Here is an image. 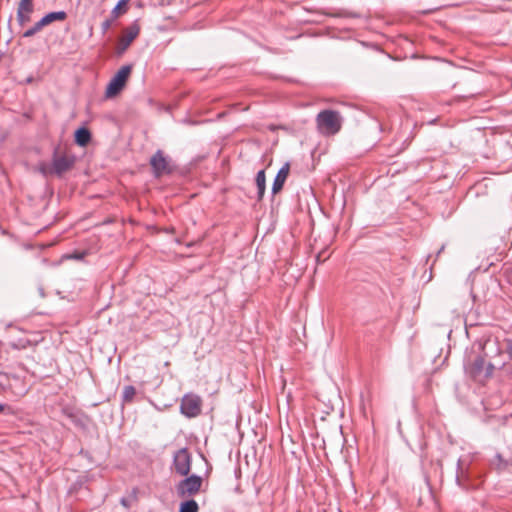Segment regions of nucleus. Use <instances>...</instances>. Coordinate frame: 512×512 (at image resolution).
I'll list each match as a JSON object with an SVG mask.
<instances>
[{
    "label": "nucleus",
    "instance_id": "aec40b11",
    "mask_svg": "<svg viewBox=\"0 0 512 512\" xmlns=\"http://www.w3.org/2000/svg\"><path fill=\"white\" fill-rule=\"evenodd\" d=\"M0 413H3L5 415H14L15 410L9 405L0 403Z\"/></svg>",
    "mask_w": 512,
    "mask_h": 512
},
{
    "label": "nucleus",
    "instance_id": "f3484780",
    "mask_svg": "<svg viewBox=\"0 0 512 512\" xmlns=\"http://www.w3.org/2000/svg\"><path fill=\"white\" fill-rule=\"evenodd\" d=\"M44 26L41 24L40 21H37L31 28L27 29L23 33V37L29 38L34 36L36 33H38Z\"/></svg>",
    "mask_w": 512,
    "mask_h": 512
},
{
    "label": "nucleus",
    "instance_id": "ddd939ff",
    "mask_svg": "<svg viewBox=\"0 0 512 512\" xmlns=\"http://www.w3.org/2000/svg\"><path fill=\"white\" fill-rule=\"evenodd\" d=\"M255 181L257 186L258 199L261 200L265 194L266 189V175L264 170L257 172Z\"/></svg>",
    "mask_w": 512,
    "mask_h": 512
},
{
    "label": "nucleus",
    "instance_id": "20e7f679",
    "mask_svg": "<svg viewBox=\"0 0 512 512\" xmlns=\"http://www.w3.org/2000/svg\"><path fill=\"white\" fill-rule=\"evenodd\" d=\"M75 163L74 155H59V146L55 147L52 157V167L50 172L57 176H62L69 171Z\"/></svg>",
    "mask_w": 512,
    "mask_h": 512
},
{
    "label": "nucleus",
    "instance_id": "4468645a",
    "mask_svg": "<svg viewBox=\"0 0 512 512\" xmlns=\"http://www.w3.org/2000/svg\"><path fill=\"white\" fill-rule=\"evenodd\" d=\"M129 0H119L111 11L112 20H116L119 16L127 12V4Z\"/></svg>",
    "mask_w": 512,
    "mask_h": 512
},
{
    "label": "nucleus",
    "instance_id": "f8f14e48",
    "mask_svg": "<svg viewBox=\"0 0 512 512\" xmlns=\"http://www.w3.org/2000/svg\"><path fill=\"white\" fill-rule=\"evenodd\" d=\"M75 143L81 147H85L91 140V133L86 127H80L74 134Z\"/></svg>",
    "mask_w": 512,
    "mask_h": 512
},
{
    "label": "nucleus",
    "instance_id": "9d476101",
    "mask_svg": "<svg viewBox=\"0 0 512 512\" xmlns=\"http://www.w3.org/2000/svg\"><path fill=\"white\" fill-rule=\"evenodd\" d=\"M290 170V164L286 162L277 172L273 184H272V194H277L282 190L284 183L288 177Z\"/></svg>",
    "mask_w": 512,
    "mask_h": 512
},
{
    "label": "nucleus",
    "instance_id": "9b49d317",
    "mask_svg": "<svg viewBox=\"0 0 512 512\" xmlns=\"http://www.w3.org/2000/svg\"><path fill=\"white\" fill-rule=\"evenodd\" d=\"M67 18L65 11H53L44 15L39 21L45 27L54 21H63Z\"/></svg>",
    "mask_w": 512,
    "mask_h": 512
},
{
    "label": "nucleus",
    "instance_id": "5701e85b",
    "mask_svg": "<svg viewBox=\"0 0 512 512\" xmlns=\"http://www.w3.org/2000/svg\"><path fill=\"white\" fill-rule=\"evenodd\" d=\"M506 344V352L509 355L510 359H512V339H507Z\"/></svg>",
    "mask_w": 512,
    "mask_h": 512
},
{
    "label": "nucleus",
    "instance_id": "7ed1b4c3",
    "mask_svg": "<svg viewBox=\"0 0 512 512\" xmlns=\"http://www.w3.org/2000/svg\"><path fill=\"white\" fill-rule=\"evenodd\" d=\"M131 71V65H124L117 71L106 87L105 96L107 98L114 97L121 92L126 85Z\"/></svg>",
    "mask_w": 512,
    "mask_h": 512
},
{
    "label": "nucleus",
    "instance_id": "6ab92c4d",
    "mask_svg": "<svg viewBox=\"0 0 512 512\" xmlns=\"http://www.w3.org/2000/svg\"><path fill=\"white\" fill-rule=\"evenodd\" d=\"M17 20L20 25H23L25 22L30 20L29 14L24 11H17Z\"/></svg>",
    "mask_w": 512,
    "mask_h": 512
},
{
    "label": "nucleus",
    "instance_id": "423d86ee",
    "mask_svg": "<svg viewBox=\"0 0 512 512\" xmlns=\"http://www.w3.org/2000/svg\"><path fill=\"white\" fill-rule=\"evenodd\" d=\"M180 411L188 418H194L201 413V399L194 394L185 395L180 404Z\"/></svg>",
    "mask_w": 512,
    "mask_h": 512
},
{
    "label": "nucleus",
    "instance_id": "393cba45",
    "mask_svg": "<svg viewBox=\"0 0 512 512\" xmlns=\"http://www.w3.org/2000/svg\"><path fill=\"white\" fill-rule=\"evenodd\" d=\"M39 170L43 175H47L48 173H51L50 170H48L44 164L40 166Z\"/></svg>",
    "mask_w": 512,
    "mask_h": 512
},
{
    "label": "nucleus",
    "instance_id": "f03ea898",
    "mask_svg": "<svg viewBox=\"0 0 512 512\" xmlns=\"http://www.w3.org/2000/svg\"><path fill=\"white\" fill-rule=\"evenodd\" d=\"M319 131L324 135H334L338 133L342 126V117L339 112L334 110H323L316 118Z\"/></svg>",
    "mask_w": 512,
    "mask_h": 512
},
{
    "label": "nucleus",
    "instance_id": "412c9836",
    "mask_svg": "<svg viewBox=\"0 0 512 512\" xmlns=\"http://www.w3.org/2000/svg\"><path fill=\"white\" fill-rule=\"evenodd\" d=\"M114 20H112V17L110 16L109 18L105 19L102 24H101V30H102V34H105L111 27L112 23H113Z\"/></svg>",
    "mask_w": 512,
    "mask_h": 512
},
{
    "label": "nucleus",
    "instance_id": "b1692460",
    "mask_svg": "<svg viewBox=\"0 0 512 512\" xmlns=\"http://www.w3.org/2000/svg\"><path fill=\"white\" fill-rule=\"evenodd\" d=\"M462 466H461V460L459 459L458 462H457V476H456V481L458 484H460V476H459V473L461 472L462 473Z\"/></svg>",
    "mask_w": 512,
    "mask_h": 512
},
{
    "label": "nucleus",
    "instance_id": "f257e3e1",
    "mask_svg": "<svg viewBox=\"0 0 512 512\" xmlns=\"http://www.w3.org/2000/svg\"><path fill=\"white\" fill-rule=\"evenodd\" d=\"M477 349V354L472 357L467 356L464 361L466 373L474 380L484 382L490 379L495 370V366L491 362H487V353L485 352V344L482 342L474 343L472 350Z\"/></svg>",
    "mask_w": 512,
    "mask_h": 512
},
{
    "label": "nucleus",
    "instance_id": "2eb2a0df",
    "mask_svg": "<svg viewBox=\"0 0 512 512\" xmlns=\"http://www.w3.org/2000/svg\"><path fill=\"white\" fill-rule=\"evenodd\" d=\"M198 510V503L193 499L182 502L179 507V512H198Z\"/></svg>",
    "mask_w": 512,
    "mask_h": 512
},
{
    "label": "nucleus",
    "instance_id": "cd10ccee",
    "mask_svg": "<svg viewBox=\"0 0 512 512\" xmlns=\"http://www.w3.org/2000/svg\"><path fill=\"white\" fill-rule=\"evenodd\" d=\"M442 250H444V247H441V249L438 251V254L441 253Z\"/></svg>",
    "mask_w": 512,
    "mask_h": 512
},
{
    "label": "nucleus",
    "instance_id": "c85d7f7f",
    "mask_svg": "<svg viewBox=\"0 0 512 512\" xmlns=\"http://www.w3.org/2000/svg\"><path fill=\"white\" fill-rule=\"evenodd\" d=\"M501 353V350L499 348H497V354H500Z\"/></svg>",
    "mask_w": 512,
    "mask_h": 512
},
{
    "label": "nucleus",
    "instance_id": "6e6552de",
    "mask_svg": "<svg viewBox=\"0 0 512 512\" xmlns=\"http://www.w3.org/2000/svg\"><path fill=\"white\" fill-rule=\"evenodd\" d=\"M150 165L155 177H160L164 174H169L172 169L169 164V159L165 157L162 150H157L150 159Z\"/></svg>",
    "mask_w": 512,
    "mask_h": 512
},
{
    "label": "nucleus",
    "instance_id": "a878e982",
    "mask_svg": "<svg viewBox=\"0 0 512 512\" xmlns=\"http://www.w3.org/2000/svg\"><path fill=\"white\" fill-rule=\"evenodd\" d=\"M496 459H497L500 463H502V462H503V458H502L501 454H497V455H496Z\"/></svg>",
    "mask_w": 512,
    "mask_h": 512
},
{
    "label": "nucleus",
    "instance_id": "dca6fc26",
    "mask_svg": "<svg viewBox=\"0 0 512 512\" xmlns=\"http://www.w3.org/2000/svg\"><path fill=\"white\" fill-rule=\"evenodd\" d=\"M136 395V389L132 385H127L122 391V402L131 403Z\"/></svg>",
    "mask_w": 512,
    "mask_h": 512
},
{
    "label": "nucleus",
    "instance_id": "a211bd4d",
    "mask_svg": "<svg viewBox=\"0 0 512 512\" xmlns=\"http://www.w3.org/2000/svg\"><path fill=\"white\" fill-rule=\"evenodd\" d=\"M17 11H24L30 14L33 11L32 0H21Z\"/></svg>",
    "mask_w": 512,
    "mask_h": 512
},
{
    "label": "nucleus",
    "instance_id": "0eeeda50",
    "mask_svg": "<svg viewBox=\"0 0 512 512\" xmlns=\"http://www.w3.org/2000/svg\"><path fill=\"white\" fill-rule=\"evenodd\" d=\"M173 466L177 474L187 476L191 470V455L187 448L179 449L173 457Z\"/></svg>",
    "mask_w": 512,
    "mask_h": 512
},
{
    "label": "nucleus",
    "instance_id": "39448f33",
    "mask_svg": "<svg viewBox=\"0 0 512 512\" xmlns=\"http://www.w3.org/2000/svg\"><path fill=\"white\" fill-rule=\"evenodd\" d=\"M202 482V477L196 474L182 479L176 486L177 495L182 498L195 495L199 492Z\"/></svg>",
    "mask_w": 512,
    "mask_h": 512
},
{
    "label": "nucleus",
    "instance_id": "bb28decb",
    "mask_svg": "<svg viewBox=\"0 0 512 512\" xmlns=\"http://www.w3.org/2000/svg\"><path fill=\"white\" fill-rule=\"evenodd\" d=\"M4 390H5L4 385L0 383V394H1L2 392H4Z\"/></svg>",
    "mask_w": 512,
    "mask_h": 512
},
{
    "label": "nucleus",
    "instance_id": "4be33fe9",
    "mask_svg": "<svg viewBox=\"0 0 512 512\" xmlns=\"http://www.w3.org/2000/svg\"><path fill=\"white\" fill-rule=\"evenodd\" d=\"M86 256V252H75L66 256L68 259L82 260Z\"/></svg>",
    "mask_w": 512,
    "mask_h": 512
},
{
    "label": "nucleus",
    "instance_id": "1a4fd4ad",
    "mask_svg": "<svg viewBox=\"0 0 512 512\" xmlns=\"http://www.w3.org/2000/svg\"><path fill=\"white\" fill-rule=\"evenodd\" d=\"M140 26L138 21H134L130 26L124 30L123 36L119 39L117 45L118 54L124 53L133 40L139 35Z\"/></svg>",
    "mask_w": 512,
    "mask_h": 512
}]
</instances>
